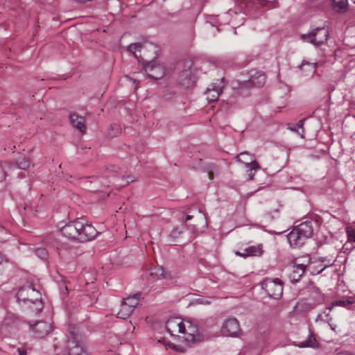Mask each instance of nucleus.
<instances>
[{
    "mask_svg": "<svg viewBox=\"0 0 355 355\" xmlns=\"http://www.w3.org/2000/svg\"><path fill=\"white\" fill-rule=\"evenodd\" d=\"M19 353L20 355H26V352L24 349H19Z\"/></svg>",
    "mask_w": 355,
    "mask_h": 355,
    "instance_id": "obj_37",
    "label": "nucleus"
},
{
    "mask_svg": "<svg viewBox=\"0 0 355 355\" xmlns=\"http://www.w3.org/2000/svg\"><path fill=\"white\" fill-rule=\"evenodd\" d=\"M248 168V178L249 180H252L254 175V173L257 171H251L250 168Z\"/></svg>",
    "mask_w": 355,
    "mask_h": 355,
    "instance_id": "obj_33",
    "label": "nucleus"
},
{
    "mask_svg": "<svg viewBox=\"0 0 355 355\" xmlns=\"http://www.w3.org/2000/svg\"><path fill=\"white\" fill-rule=\"evenodd\" d=\"M144 69L149 77L153 79H160L165 75L164 65L157 60H153L144 64Z\"/></svg>",
    "mask_w": 355,
    "mask_h": 355,
    "instance_id": "obj_11",
    "label": "nucleus"
},
{
    "mask_svg": "<svg viewBox=\"0 0 355 355\" xmlns=\"http://www.w3.org/2000/svg\"><path fill=\"white\" fill-rule=\"evenodd\" d=\"M165 328L174 340L184 344H177L165 338L158 339V343L165 346L166 349L170 348L178 352H185L189 345L198 343L202 339L198 325L190 320L180 317L170 318L166 322Z\"/></svg>",
    "mask_w": 355,
    "mask_h": 355,
    "instance_id": "obj_1",
    "label": "nucleus"
},
{
    "mask_svg": "<svg viewBox=\"0 0 355 355\" xmlns=\"http://www.w3.org/2000/svg\"><path fill=\"white\" fill-rule=\"evenodd\" d=\"M140 295L139 293H137L123 299L121 302L116 317L121 319L128 318L133 312L135 308L139 304Z\"/></svg>",
    "mask_w": 355,
    "mask_h": 355,
    "instance_id": "obj_7",
    "label": "nucleus"
},
{
    "mask_svg": "<svg viewBox=\"0 0 355 355\" xmlns=\"http://www.w3.org/2000/svg\"><path fill=\"white\" fill-rule=\"evenodd\" d=\"M317 64L315 62H309L303 60L299 69H302L304 72H306V76L313 75L315 73Z\"/></svg>",
    "mask_w": 355,
    "mask_h": 355,
    "instance_id": "obj_23",
    "label": "nucleus"
},
{
    "mask_svg": "<svg viewBox=\"0 0 355 355\" xmlns=\"http://www.w3.org/2000/svg\"><path fill=\"white\" fill-rule=\"evenodd\" d=\"M181 232L182 230H180L178 227H176L171 231V236L173 238H176L181 234Z\"/></svg>",
    "mask_w": 355,
    "mask_h": 355,
    "instance_id": "obj_32",
    "label": "nucleus"
},
{
    "mask_svg": "<svg viewBox=\"0 0 355 355\" xmlns=\"http://www.w3.org/2000/svg\"><path fill=\"white\" fill-rule=\"evenodd\" d=\"M332 306H342L347 309H353L355 306V297H349L345 300H340L334 301L331 303Z\"/></svg>",
    "mask_w": 355,
    "mask_h": 355,
    "instance_id": "obj_20",
    "label": "nucleus"
},
{
    "mask_svg": "<svg viewBox=\"0 0 355 355\" xmlns=\"http://www.w3.org/2000/svg\"><path fill=\"white\" fill-rule=\"evenodd\" d=\"M223 80L217 83H211L207 89L205 94L209 102H214L218 99L223 89Z\"/></svg>",
    "mask_w": 355,
    "mask_h": 355,
    "instance_id": "obj_13",
    "label": "nucleus"
},
{
    "mask_svg": "<svg viewBox=\"0 0 355 355\" xmlns=\"http://www.w3.org/2000/svg\"><path fill=\"white\" fill-rule=\"evenodd\" d=\"M40 297V293L39 291L30 284L21 287L17 293L18 302H30L35 305L34 311L35 313H39L42 309V302L38 300Z\"/></svg>",
    "mask_w": 355,
    "mask_h": 355,
    "instance_id": "obj_5",
    "label": "nucleus"
},
{
    "mask_svg": "<svg viewBox=\"0 0 355 355\" xmlns=\"http://www.w3.org/2000/svg\"><path fill=\"white\" fill-rule=\"evenodd\" d=\"M303 125H304V120H300L299 122H297L295 125H288V129L291 131L295 132L300 135L301 137H303Z\"/></svg>",
    "mask_w": 355,
    "mask_h": 355,
    "instance_id": "obj_24",
    "label": "nucleus"
},
{
    "mask_svg": "<svg viewBox=\"0 0 355 355\" xmlns=\"http://www.w3.org/2000/svg\"><path fill=\"white\" fill-rule=\"evenodd\" d=\"M149 47H150V48H153L154 49H156V47H155V46H153V45H151V44H150V45H149Z\"/></svg>",
    "mask_w": 355,
    "mask_h": 355,
    "instance_id": "obj_40",
    "label": "nucleus"
},
{
    "mask_svg": "<svg viewBox=\"0 0 355 355\" xmlns=\"http://www.w3.org/2000/svg\"><path fill=\"white\" fill-rule=\"evenodd\" d=\"M265 75L261 71H254L251 73L248 82L244 83L245 87L253 86L256 87H262L265 83Z\"/></svg>",
    "mask_w": 355,
    "mask_h": 355,
    "instance_id": "obj_17",
    "label": "nucleus"
},
{
    "mask_svg": "<svg viewBox=\"0 0 355 355\" xmlns=\"http://www.w3.org/2000/svg\"><path fill=\"white\" fill-rule=\"evenodd\" d=\"M237 160L242 162L246 168H250L251 171H257L260 168L259 164L248 153H240L237 156Z\"/></svg>",
    "mask_w": 355,
    "mask_h": 355,
    "instance_id": "obj_15",
    "label": "nucleus"
},
{
    "mask_svg": "<svg viewBox=\"0 0 355 355\" xmlns=\"http://www.w3.org/2000/svg\"><path fill=\"white\" fill-rule=\"evenodd\" d=\"M62 234L72 240L86 242L96 238L98 232L94 227L83 219L70 222L60 228Z\"/></svg>",
    "mask_w": 355,
    "mask_h": 355,
    "instance_id": "obj_2",
    "label": "nucleus"
},
{
    "mask_svg": "<svg viewBox=\"0 0 355 355\" xmlns=\"http://www.w3.org/2000/svg\"><path fill=\"white\" fill-rule=\"evenodd\" d=\"M263 252V246L261 244H259L249 246L245 248L243 252H236V254L242 257H247L250 256H261Z\"/></svg>",
    "mask_w": 355,
    "mask_h": 355,
    "instance_id": "obj_18",
    "label": "nucleus"
},
{
    "mask_svg": "<svg viewBox=\"0 0 355 355\" xmlns=\"http://www.w3.org/2000/svg\"><path fill=\"white\" fill-rule=\"evenodd\" d=\"M347 232L348 235L349 240L351 241L355 242V230L352 227H347Z\"/></svg>",
    "mask_w": 355,
    "mask_h": 355,
    "instance_id": "obj_30",
    "label": "nucleus"
},
{
    "mask_svg": "<svg viewBox=\"0 0 355 355\" xmlns=\"http://www.w3.org/2000/svg\"><path fill=\"white\" fill-rule=\"evenodd\" d=\"M262 287L270 297L279 299L283 293V284L278 278L266 279L262 283Z\"/></svg>",
    "mask_w": 355,
    "mask_h": 355,
    "instance_id": "obj_9",
    "label": "nucleus"
},
{
    "mask_svg": "<svg viewBox=\"0 0 355 355\" xmlns=\"http://www.w3.org/2000/svg\"><path fill=\"white\" fill-rule=\"evenodd\" d=\"M71 125L78 129L80 132H85V119L76 113H71L69 116Z\"/></svg>",
    "mask_w": 355,
    "mask_h": 355,
    "instance_id": "obj_19",
    "label": "nucleus"
},
{
    "mask_svg": "<svg viewBox=\"0 0 355 355\" xmlns=\"http://www.w3.org/2000/svg\"><path fill=\"white\" fill-rule=\"evenodd\" d=\"M303 259H307L308 263H305V261L300 263H295L293 266V270L290 275L292 282H297L299 279L302 276L306 269L310 270L311 273L313 275L319 274L322 272L326 268L332 265V263L324 265L323 267L320 268L318 270H312L314 268L313 266V263L309 261V259L307 257H304Z\"/></svg>",
    "mask_w": 355,
    "mask_h": 355,
    "instance_id": "obj_6",
    "label": "nucleus"
},
{
    "mask_svg": "<svg viewBox=\"0 0 355 355\" xmlns=\"http://www.w3.org/2000/svg\"><path fill=\"white\" fill-rule=\"evenodd\" d=\"M329 31L324 28H317L308 34L302 35L301 38L315 46H319L327 42Z\"/></svg>",
    "mask_w": 355,
    "mask_h": 355,
    "instance_id": "obj_8",
    "label": "nucleus"
},
{
    "mask_svg": "<svg viewBox=\"0 0 355 355\" xmlns=\"http://www.w3.org/2000/svg\"><path fill=\"white\" fill-rule=\"evenodd\" d=\"M135 180V179L133 177L128 176L125 179V183L128 184L130 182H133Z\"/></svg>",
    "mask_w": 355,
    "mask_h": 355,
    "instance_id": "obj_35",
    "label": "nucleus"
},
{
    "mask_svg": "<svg viewBox=\"0 0 355 355\" xmlns=\"http://www.w3.org/2000/svg\"><path fill=\"white\" fill-rule=\"evenodd\" d=\"M36 255L42 259H46L48 257V252L44 248H38L35 249Z\"/></svg>",
    "mask_w": 355,
    "mask_h": 355,
    "instance_id": "obj_28",
    "label": "nucleus"
},
{
    "mask_svg": "<svg viewBox=\"0 0 355 355\" xmlns=\"http://www.w3.org/2000/svg\"><path fill=\"white\" fill-rule=\"evenodd\" d=\"M31 329L37 338H43L52 331V324L46 321H39L31 325Z\"/></svg>",
    "mask_w": 355,
    "mask_h": 355,
    "instance_id": "obj_14",
    "label": "nucleus"
},
{
    "mask_svg": "<svg viewBox=\"0 0 355 355\" xmlns=\"http://www.w3.org/2000/svg\"><path fill=\"white\" fill-rule=\"evenodd\" d=\"M68 347L69 349V355H89L84 349L83 341L71 334V338L68 341Z\"/></svg>",
    "mask_w": 355,
    "mask_h": 355,
    "instance_id": "obj_12",
    "label": "nucleus"
},
{
    "mask_svg": "<svg viewBox=\"0 0 355 355\" xmlns=\"http://www.w3.org/2000/svg\"><path fill=\"white\" fill-rule=\"evenodd\" d=\"M143 48V46L139 43H134L129 45L128 47V51L133 54L136 58H138V55L137 53L138 51H140L141 49Z\"/></svg>",
    "mask_w": 355,
    "mask_h": 355,
    "instance_id": "obj_26",
    "label": "nucleus"
},
{
    "mask_svg": "<svg viewBox=\"0 0 355 355\" xmlns=\"http://www.w3.org/2000/svg\"><path fill=\"white\" fill-rule=\"evenodd\" d=\"M121 127L118 124H112L107 130V135L111 137H116L121 133Z\"/></svg>",
    "mask_w": 355,
    "mask_h": 355,
    "instance_id": "obj_25",
    "label": "nucleus"
},
{
    "mask_svg": "<svg viewBox=\"0 0 355 355\" xmlns=\"http://www.w3.org/2000/svg\"><path fill=\"white\" fill-rule=\"evenodd\" d=\"M135 329V327L132 325V324L130 322L129 327H128V331L130 333H132Z\"/></svg>",
    "mask_w": 355,
    "mask_h": 355,
    "instance_id": "obj_36",
    "label": "nucleus"
},
{
    "mask_svg": "<svg viewBox=\"0 0 355 355\" xmlns=\"http://www.w3.org/2000/svg\"><path fill=\"white\" fill-rule=\"evenodd\" d=\"M234 1L238 7L237 10L230 9L227 12L220 16L219 19H214L212 17L209 18V22L213 26H216L218 31H219L218 26L220 24V20H228V23H232V25L243 24L245 19L243 15L245 14L247 9L251 4L256 3L265 6L267 3H270L266 0H234Z\"/></svg>",
    "mask_w": 355,
    "mask_h": 355,
    "instance_id": "obj_3",
    "label": "nucleus"
},
{
    "mask_svg": "<svg viewBox=\"0 0 355 355\" xmlns=\"http://www.w3.org/2000/svg\"><path fill=\"white\" fill-rule=\"evenodd\" d=\"M220 332L224 336H238L241 332L238 320L233 317L227 318L221 326Z\"/></svg>",
    "mask_w": 355,
    "mask_h": 355,
    "instance_id": "obj_10",
    "label": "nucleus"
},
{
    "mask_svg": "<svg viewBox=\"0 0 355 355\" xmlns=\"http://www.w3.org/2000/svg\"><path fill=\"white\" fill-rule=\"evenodd\" d=\"M192 217H193V216H191V215H187V216L185 217L184 220H185V221L189 220H191V219L192 218Z\"/></svg>",
    "mask_w": 355,
    "mask_h": 355,
    "instance_id": "obj_38",
    "label": "nucleus"
},
{
    "mask_svg": "<svg viewBox=\"0 0 355 355\" xmlns=\"http://www.w3.org/2000/svg\"><path fill=\"white\" fill-rule=\"evenodd\" d=\"M17 164L19 168L25 170L30 166L31 162L28 159L23 157L17 161Z\"/></svg>",
    "mask_w": 355,
    "mask_h": 355,
    "instance_id": "obj_27",
    "label": "nucleus"
},
{
    "mask_svg": "<svg viewBox=\"0 0 355 355\" xmlns=\"http://www.w3.org/2000/svg\"><path fill=\"white\" fill-rule=\"evenodd\" d=\"M355 3V0H352Z\"/></svg>",
    "mask_w": 355,
    "mask_h": 355,
    "instance_id": "obj_41",
    "label": "nucleus"
},
{
    "mask_svg": "<svg viewBox=\"0 0 355 355\" xmlns=\"http://www.w3.org/2000/svg\"><path fill=\"white\" fill-rule=\"evenodd\" d=\"M333 308H334V306H332V304H331V306L327 307V308H326L325 310L322 313L324 317H326L325 320H331V318L329 317V315H330V312H331V311L332 310Z\"/></svg>",
    "mask_w": 355,
    "mask_h": 355,
    "instance_id": "obj_31",
    "label": "nucleus"
},
{
    "mask_svg": "<svg viewBox=\"0 0 355 355\" xmlns=\"http://www.w3.org/2000/svg\"><path fill=\"white\" fill-rule=\"evenodd\" d=\"M150 275L155 279H168L171 278V274L162 267H155L151 269Z\"/></svg>",
    "mask_w": 355,
    "mask_h": 355,
    "instance_id": "obj_22",
    "label": "nucleus"
},
{
    "mask_svg": "<svg viewBox=\"0 0 355 355\" xmlns=\"http://www.w3.org/2000/svg\"><path fill=\"white\" fill-rule=\"evenodd\" d=\"M6 174L3 171V167L0 165V182L5 179Z\"/></svg>",
    "mask_w": 355,
    "mask_h": 355,
    "instance_id": "obj_34",
    "label": "nucleus"
},
{
    "mask_svg": "<svg viewBox=\"0 0 355 355\" xmlns=\"http://www.w3.org/2000/svg\"><path fill=\"white\" fill-rule=\"evenodd\" d=\"M311 223L304 221L301 223L288 234L287 239L293 248H299L304 244L305 241L310 238L313 234Z\"/></svg>",
    "mask_w": 355,
    "mask_h": 355,
    "instance_id": "obj_4",
    "label": "nucleus"
},
{
    "mask_svg": "<svg viewBox=\"0 0 355 355\" xmlns=\"http://www.w3.org/2000/svg\"><path fill=\"white\" fill-rule=\"evenodd\" d=\"M311 307V305L310 304H307L304 301H300L297 304H296V306H295V309H296V311H306L308 309H310Z\"/></svg>",
    "mask_w": 355,
    "mask_h": 355,
    "instance_id": "obj_29",
    "label": "nucleus"
},
{
    "mask_svg": "<svg viewBox=\"0 0 355 355\" xmlns=\"http://www.w3.org/2000/svg\"><path fill=\"white\" fill-rule=\"evenodd\" d=\"M322 319V320H324V316L322 315V314H319L318 316V318H316V320H318V319Z\"/></svg>",
    "mask_w": 355,
    "mask_h": 355,
    "instance_id": "obj_39",
    "label": "nucleus"
},
{
    "mask_svg": "<svg viewBox=\"0 0 355 355\" xmlns=\"http://www.w3.org/2000/svg\"><path fill=\"white\" fill-rule=\"evenodd\" d=\"M179 83L184 87H189L195 82L192 69L189 67L183 70L178 76Z\"/></svg>",
    "mask_w": 355,
    "mask_h": 355,
    "instance_id": "obj_16",
    "label": "nucleus"
},
{
    "mask_svg": "<svg viewBox=\"0 0 355 355\" xmlns=\"http://www.w3.org/2000/svg\"><path fill=\"white\" fill-rule=\"evenodd\" d=\"M331 7L336 12H345L348 10V0H332Z\"/></svg>",
    "mask_w": 355,
    "mask_h": 355,
    "instance_id": "obj_21",
    "label": "nucleus"
}]
</instances>
